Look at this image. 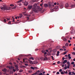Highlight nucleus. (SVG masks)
<instances>
[{"mask_svg":"<svg viewBox=\"0 0 75 75\" xmlns=\"http://www.w3.org/2000/svg\"><path fill=\"white\" fill-rule=\"evenodd\" d=\"M28 8L30 10H31V9L32 8V11H34L35 13H38L39 11H41V8H37V6H36V5L35 4H34L33 6H32V5H29L28 7Z\"/></svg>","mask_w":75,"mask_h":75,"instance_id":"f257e3e1","label":"nucleus"},{"mask_svg":"<svg viewBox=\"0 0 75 75\" xmlns=\"http://www.w3.org/2000/svg\"><path fill=\"white\" fill-rule=\"evenodd\" d=\"M3 6H4L3 7L1 6L0 8L1 10H4V11H5L6 10V11L7 10H10V8H11V7H8L7 5H3Z\"/></svg>","mask_w":75,"mask_h":75,"instance_id":"f03ea898","label":"nucleus"},{"mask_svg":"<svg viewBox=\"0 0 75 75\" xmlns=\"http://www.w3.org/2000/svg\"><path fill=\"white\" fill-rule=\"evenodd\" d=\"M49 8L50 9L51 11L53 12L54 11V8L52 7H54V4L53 2L52 3H50L48 4Z\"/></svg>","mask_w":75,"mask_h":75,"instance_id":"7ed1b4c3","label":"nucleus"},{"mask_svg":"<svg viewBox=\"0 0 75 75\" xmlns=\"http://www.w3.org/2000/svg\"><path fill=\"white\" fill-rule=\"evenodd\" d=\"M58 8H59L58 6H56L54 8V11H55V10H56V11H58Z\"/></svg>","mask_w":75,"mask_h":75,"instance_id":"20e7f679","label":"nucleus"},{"mask_svg":"<svg viewBox=\"0 0 75 75\" xmlns=\"http://www.w3.org/2000/svg\"><path fill=\"white\" fill-rule=\"evenodd\" d=\"M7 68H8L9 69H12V68L13 69H14V67H13L12 66H7Z\"/></svg>","mask_w":75,"mask_h":75,"instance_id":"39448f33","label":"nucleus"},{"mask_svg":"<svg viewBox=\"0 0 75 75\" xmlns=\"http://www.w3.org/2000/svg\"><path fill=\"white\" fill-rule=\"evenodd\" d=\"M59 6L60 7V8H64V5L60 4L59 5Z\"/></svg>","mask_w":75,"mask_h":75,"instance_id":"423d86ee","label":"nucleus"},{"mask_svg":"<svg viewBox=\"0 0 75 75\" xmlns=\"http://www.w3.org/2000/svg\"><path fill=\"white\" fill-rule=\"evenodd\" d=\"M71 8H73L74 7H75V3H74V4H72L70 6Z\"/></svg>","mask_w":75,"mask_h":75,"instance_id":"0eeeda50","label":"nucleus"},{"mask_svg":"<svg viewBox=\"0 0 75 75\" xmlns=\"http://www.w3.org/2000/svg\"><path fill=\"white\" fill-rule=\"evenodd\" d=\"M62 39L63 40V41H65V42H67V38H63V37H62Z\"/></svg>","mask_w":75,"mask_h":75,"instance_id":"6e6552de","label":"nucleus"},{"mask_svg":"<svg viewBox=\"0 0 75 75\" xmlns=\"http://www.w3.org/2000/svg\"><path fill=\"white\" fill-rule=\"evenodd\" d=\"M75 33V30H71V34H74Z\"/></svg>","mask_w":75,"mask_h":75,"instance_id":"1a4fd4ad","label":"nucleus"},{"mask_svg":"<svg viewBox=\"0 0 75 75\" xmlns=\"http://www.w3.org/2000/svg\"><path fill=\"white\" fill-rule=\"evenodd\" d=\"M24 4L25 6H28V3L27 2H25L24 3Z\"/></svg>","mask_w":75,"mask_h":75,"instance_id":"9d476101","label":"nucleus"},{"mask_svg":"<svg viewBox=\"0 0 75 75\" xmlns=\"http://www.w3.org/2000/svg\"><path fill=\"white\" fill-rule=\"evenodd\" d=\"M65 8H67V7H69V4H66L65 5Z\"/></svg>","mask_w":75,"mask_h":75,"instance_id":"9b49d317","label":"nucleus"},{"mask_svg":"<svg viewBox=\"0 0 75 75\" xmlns=\"http://www.w3.org/2000/svg\"><path fill=\"white\" fill-rule=\"evenodd\" d=\"M61 48V47H60V46L58 45L56 47V49H59Z\"/></svg>","mask_w":75,"mask_h":75,"instance_id":"f8f14e48","label":"nucleus"},{"mask_svg":"<svg viewBox=\"0 0 75 75\" xmlns=\"http://www.w3.org/2000/svg\"><path fill=\"white\" fill-rule=\"evenodd\" d=\"M67 60H65L63 62V64L64 65H65V63H67Z\"/></svg>","mask_w":75,"mask_h":75,"instance_id":"ddd939ff","label":"nucleus"},{"mask_svg":"<svg viewBox=\"0 0 75 75\" xmlns=\"http://www.w3.org/2000/svg\"><path fill=\"white\" fill-rule=\"evenodd\" d=\"M28 61L29 62V63L30 64H33V61L30 60H28Z\"/></svg>","mask_w":75,"mask_h":75,"instance_id":"4468645a","label":"nucleus"},{"mask_svg":"<svg viewBox=\"0 0 75 75\" xmlns=\"http://www.w3.org/2000/svg\"><path fill=\"white\" fill-rule=\"evenodd\" d=\"M4 72H5L4 74H6V69H3L2 70Z\"/></svg>","mask_w":75,"mask_h":75,"instance_id":"2eb2a0df","label":"nucleus"},{"mask_svg":"<svg viewBox=\"0 0 75 75\" xmlns=\"http://www.w3.org/2000/svg\"><path fill=\"white\" fill-rule=\"evenodd\" d=\"M68 57L69 59H71V54H69L68 55Z\"/></svg>","mask_w":75,"mask_h":75,"instance_id":"dca6fc26","label":"nucleus"},{"mask_svg":"<svg viewBox=\"0 0 75 75\" xmlns=\"http://www.w3.org/2000/svg\"><path fill=\"white\" fill-rule=\"evenodd\" d=\"M44 6L45 7H48V5L47 4H45Z\"/></svg>","mask_w":75,"mask_h":75,"instance_id":"f3484780","label":"nucleus"},{"mask_svg":"<svg viewBox=\"0 0 75 75\" xmlns=\"http://www.w3.org/2000/svg\"><path fill=\"white\" fill-rule=\"evenodd\" d=\"M59 51H58L57 52V53L56 54L57 56H59Z\"/></svg>","mask_w":75,"mask_h":75,"instance_id":"a211bd4d","label":"nucleus"},{"mask_svg":"<svg viewBox=\"0 0 75 75\" xmlns=\"http://www.w3.org/2000/svg\"><path fill=\"white\" fill-rule=\"evenodd\" d=\"M57 51V50L56 49H54L52 50V52H56Z\"/></svg>","mask_w":75,"mask_h":75,"instance_id":"6ab92c4d","label":"nucleus"},{"mask_svg":"<svg viewBox=\"0 0 75 75\" xmlns=\"http://www.w3.org/2000/svg\"><path fill=\"white\" fill-rule=\"evenodd\" d=\"M68 45H69V43L68 42L66 43L65 44V46L66 47H68Z\"/></svg>","mask_w":75,"mask_h":75,"instance_id":"aec40b11","label":"nucleus"},{"mask_svg":"<svg viewBox=\"0 0 75 75\" xmlns=\"http://www.w3.org/2000/svg\"><path fill=\"white\" fill-rule=\"evenodd\" d=\"M44 61H47L48 60V58L47 57H45V58H44Z\"/></svg>","mask_w":75,"mask_h":75,"instance_id":"412c9836","label":"nucleus"},{"mask_svg":"<svg viewBox=\"0 0 75 75\" xmlns=\"http://www.w3.org/2000/svg\"><path fill=\"white\" fill-rule=\"evenodd\" d=\"M23 14H21L19 15V17L20 18H21L23 17Z\"/></svg>","mask_w":75,"mask_h":75,"instance_id":"4be33fe9","label":"nucleus"},{"mask_svg":"<svg viewBox=\"0 0 75 75\" xmlns=\"http://www.w3.org/2000/svg\"><path fill=\"white\" fill-rule=\"evenodd\" d=\"M24 16H28V17H30V15H28L27 14H24Z\"/></svg>","mask_w":75,"mask_h":75,"instance_id":"5701e85b","label":"nucleus"},{"mask_svg":"<svg viewBox=\"0 0 75 75\" xmlns=\"http://www.w3.org/2000/svg\"><path fill=\"white\" fill-rule=\"evenodd\" d=\"M52 55H53V56L55 55H56V53H55V52H54L52 54Z\"/></svg>","mask_w":75,"mask_h":75,"instance_id":"b1692460","label":"nucleus"},{"mask_svg":"<svg viewBox=\"0 0 75 75\" xmlns=\"http://www.w3.org/2000/svg\"><path fill=\"white\" fill-rule=\"evenodd\" d=\"M16 8H17V6L16 5L15 6H14V7H13L12 8V9H16Z\"/></svg>","mask_w":75,"mask_h":75,"instance_id":"393cba45","label":"nucleus"},{"mask_svg":"<svg viewBox=\"0 0 75 75\" xmlns=\"http://www.w3.org/2000/svg\"><path fill=\"white\" fill-rule=\"evenodd\" d=\"M67 64H68V65H71V64H70V62H69V61L67 62Z\"/></svg>","mask_w":75,"mask_h":75,"instance_id":"a878e982","label":"nucleus"},{"mask_svg":"<svg viewBox=\"0 0 75 75\" xmlns=\"http://www.w3.org/2000/svg\"><path fill=\"white\" fill-rule=\"evenodd\" d=\"M29 59H32V60H34V58H33V57H31L29 58Z\"/></svg>","mask_w":75,"mask_h":75,"instance_id":"bb28decb","label":"nucleus"},{"mask_svg":"<svg viewBox=\"0 0 75 75\" xmlns=\"http://www.w3.org/2000/svg\"><path fill=\"white\" fill-rule=\"evenodd\" d=\"M33 63H34V64H36L38 63V62L37 61H35L33 62Z\"/></svg>","mask_w":75,"mask_h":75,"instance_id":"cd10ccee","label":"nucleus"},{"mask_svg":"<svg viewBox=\"0 0 75 75\" xmlns=\"http://www.w3.org/2000/svg\"><path fill=\"white\" fill-rule=\"evenodd\" d=\"M27 58H24L23 59V62H25V60H27Z\"/></svg>","mask_w":75,"mask_h":75,"instance_id":"c85d7f7f","label":"nucleus"},{"mask_svg":"<svg viewBox=\"0 0 75 75\" xmlns=\"http://www.w3.org/2000/svg\"><path fill=\"white\" fill-rule=\"evenodd\" d=\"M18 67H17V68H15V69L16 70V71H18L19 70V69H18Z\"/></svg>","mask_w":75,"mask_h":75,"instance_id":"c756f323","label":"nucleus"},{"mask_svg":"<svg viewBox=\"0 0 75 75\" xmlns=\"http://www.w3.org/2000/svg\"><path fill=\"white\" fill-rule=\"evenodd\" d=\"M31 69H32L33 70H34V67H30Z\"/></svg>","mask_w":75,"mask_h":75,"instance_id":"7c9ffc66","label":"nucleus"},{"mask_svg":"<svg viewBox=\"0 0 75 75\" xmlns=\"http://www.w3.org/2000/svg\"><path fill=\"white\" fill-rule=\"evenodd\" d=\"M71 65H67V68H68V69H69V66H70Z\"/></svg>","mask_w":75,"mask_h":75,"instance_id":"2f4dec72","label":"nucleus"},{"mask_svg":"<svg viewBox=\"0 0 75 75\" xmlns=\"http://www.w3.org/2000/svg\"><path fill=\"white\" fill-rule=\"evenodd\" d=\"M39 72H40V70H38V71H37L36 72H35L36 75H37V74H38V73Z\"/></svg>","mask_w":75,"mask_h":75,"instance_id":"473e14b6","label":"nucleus"},{"mask_svg":"<svg viewBox=\"0 0 75 75\" xmlns=\"http://www.w3.org/2000/svg\"><path fill=\"white\" fill-rule=\"evenodd\" d=\"M42 53H44V52H45V50H43L42 51Z\"/></svg>","mask_w":75,"mask_h":75,"instance_id":"72a5a7b5","label":"nucleus"},{"mask_svg":"<svg viewBox=\"0 0 75 75\" xmlns=\"http://www.w3.org/2000/svg\"><path fill=\"white\" fill-rule=\"evenodd\" d=\"M62 48H63V49H66V47H65V46H63L62 47Z\"/></svg>","mask_w":75,"mask_h":75,"instance_id":"f704fd0d","label":"nucleus"},{"mask_svg":"<svg viewBox=\"0 0 75 75\" xmlns=\"http://www.w3.org/2000/svg\"><path fill=\"white\" fill-rule=\"evenodd\" d=\"M67 52H68V51H66V52H64V55H65V54H67Z\"/></svg>","mask_w":75,"mask_h":75,"instance_id":"c9c22d12","label":"nucleus"},{"mask_svg":"<svg viewBox=\"0 0 75 75\" xmlns=\"http://www.w3.org/2000/svg\"><path fill=\"white\" fill-rule=\"evenodd\" d=\"M21 1H22L21 0H20V1H18L17 2V3H20V2H21Z\"/></svg>","mask_w":75,"mask_h":75,"instance_id":"e433bc0d","label":"nucleus"},{"mask_svg":"<svg viewBox=\"0 0 75 75\" xmlns=\"http://www.w3.org/2000/svg\"><path fill=\"white\" fill-rule=\"evenodd\" d=\"M51 53H49V52H48L47 53V55H51Z\"/></svg>","mask_w":75,"mask_h":75,"instance_id":"4c0bfd02","label":"nucleus"},{"mask_svg":"<svg viewBox=\"0 0 75 75\" xmlns=\"http://www.w3.org/2000/svg\"><path fill=\"white\" fill-rule=\"evenodd\" d=\"M22 71H23V70L22 69H21L19 71V72H22Z\"/></svg>","mask_w":75,"mask_h":75,"instance_id":"58836bf2","label":"nucleus"},{"mask_svg":"<svg viewBox=\"0 0 75 75\" xmlns=\"http://www.w3.org/2000/svg\"><path fill=\"white\" fill-rule=\"evenodd\" d=\"M34 70L35 69H37V67H34Z\"/></svg>","mask_w":75,"mask_h":75,"instance_id":"ea45409f","label":"nucleus"},{"mask_svg":"<svg viewBox=\"0 0 75 75\" xmlns=\"http://www.w3.org/2000/svg\"><path fill=\"white\" fill-rule=\"evenodd\" d=\"M10 6H11V7H13V6H14V5L12 4H11L10 5Z\"/></svg>","mask_w":75,"mask_h":75,"instance_id":"a19ab883","label":"nucleus"},{"mask_svg":"<svg viewBox=\"0 0 75 75\" xmlns=\"http://www.w3.org/2000/svg\"><path fill=\"white\" fill-rule=\"evenodd\" d=\"M61 74H62V75H63V74H64V72H61Z\"/></svg>","mask_w":75,"mask_h":75,"instance_id":"79ce46f5","label":"nucleus"},{"mask_svg":"<svg viewBox=\"0 0 75 75\" xmlns=\"http://www.w3.org/2000/svg\"><path fill=\"white\" fill-rule=\"evenodd\" d=\"M64 74H68V72H67V71L66 72L64 71Z\"/></svg>","mask_w":75,"mask_h":75,"instance_id":"37998d69","label":"nucleus"},{"mask_svg":"<svg viewBox=\"0 0 75 75\" xmlns=\"http://www.w3.org/2000/svg\"><path fill=\"white\" fill-rule=\"evenodd\" d=\"M56 74H59V72L57 71V73H56Z\"/></svg>","mask_w":75,"mask_h":75,"instance_id":"c03bdc74","label":"nucleus"},{"mask_svg":"<svg viewBox=\"0 0 75 75\" xmlns=\"http://www.w3.org/2000/svg\"><path fill=\"white\" fill-rule=\"evenodd\" d=\"M16 69H13V72H16Z\"/></svg>","mask_w":75,"mask_h":75,"instance_id":"a18cd8bd","label":"nucleus"},{"mask_svg":"<svg viewBox=\"0 0 75 75\" xmlns=\"http://www.w3.org/2000/svg\"><path fill=\"white\" fill-rule=\"evenodd\" d=\"M28 72H29V73H31V72H32V71H28Z\"/></svg>","mask_w":75,"mask_h":75,"instance_id":"49530a36","label":"nucleus"},{"mask_svg":"<svg viewBox=\"0 0 75 75\" xmlns=\"http://www.w3.org/2000/svg\"><path fill=\"white\" fill-rule=\"evenodd\" d=\"M71 65H73V64H74V62H72L71 63Z\"/></svg>","mask_w":75,"mask_h":75,"instance_id":"de8ad7c7","label":"nucleus"},{"mask_svg":"<svg viewBox=\"0 0 75 75\" xmlns=\"http://www.w3.org/2000/svg\"><path fill=\"white\" fill-rule=\"evenodd\" d=\"M30 55V56H31V55L30 54H28L27 55H26V57H28V56H29Z\"/></svg>","mask_w":75,"mask_h":75,"instance_id":"09e8293b","label":"nucleus"},{"mask_svg":"<svg viewBox=\"0 0 75 75\" xmlns=\"http://www.w3.org/2000/svg\"><path fill=\"white\" fill-rule=\"evenodd\" d=\"M62 71V69H60L59 70V72H61V71Z\"/></svg>","mask_w":75,"mask_h":75,"instance_id":"8fccbe9b","label":"nucleus"},{"mask_svg":"<svg viewBox=\"0 0 75 75\" xmlns=\"http://www.w3.org/2000/svg\"><path fill=\"white\" fill-rule=\"evenodd\" d=\"M73 55H75V52H74L72 53Z\"/></svg>","mask_w":75,"mask_h":75,"instance_id":"3c124183","label":"nucleus"},{"mask_svg":"<svg viewBox=\"0 0 75 75\" xmlns=\"http://www.w3.org/2000/svg\"><path fill=\"white\" fill-rule=\"evenodd\" d=\"M18 4V5H19V6H21V3H19V4Z\"/></svg>","mask_w":75,"mask_h":75,"instance_id":"603ef678","label":"nucleus"},{"mask_svg":"<svg viewBox=\"0 0 75 75\" xmlns=\"http://www.w3.org/2000/svg\"><path fill=\"white\" fill-rule=\"evenodd\" d=\"M67 69V67H64V69H65V70H66V69Z\"/></svg>","mask_w":75,"mask_h":75,"instance_id":"864d4df0","label":"nucleus"},{"mask_svg":"<svg viewBox=\"0 0 75 75\" xmlns=\"http://www.w3.org/2000/svg\"><path fill=\"white\" fill-rule=\"evenodd\" d=\"M6 19L8 20H10V18H6Z\"/></svg>","mask_w":75,"mask_h":75,"instance_id":"5fc2aeb1","label":"nucleus"},{"mask_svg":"<svg viewBox=\"0 0 75 75\" xmlns=\"http://www.w3.org/2000/svg\"><path fill=\"white\" fill-rule=\"evenodd\" d=\"M52 48H49L48 49V50H52Z\"/></svg>","mask_w":75,"mask_h":75,"instance_id":"6e6d98bb","label":"nucleus"},{"mask_svg":"<svg viewBox=\"0 0 75 75\" xmlns=\"http://www.w3.org/2000/svg\"><path fill=\"white\" fill-rule=\"evenodd\" d=\"M16 68H18V66L17 65H16L15 66Z\"/></svg>","mask_w":75,"mask_h":75,"instance_id":"4d7b16f0","label":"nucleus"},{"mask_svg":"<svg viewBox=\"0 0 75 75\" xmlns=\"http://www.w3.org/2000/svg\"><path fill=\"white\" fill-rule=\"evenodd\" d=\"M51 57L52 58V59H53V60H54V59L53 58L54 57L53 56H52Z\"/></svg>","mask_w":75,"mask_h":75,"instance_id":"13d9d810","label":"nucleus"},{"mask_svg":"<svg viewBox=\"0 0 75 75\" xmlns=\"http://www.w3.org/2000/svg\"><path fill=\"white\" fill-rule=\"evenodd\" d=\"M25 66H28V64H25Z\"/></svg>","mask_w":75,"mask_h":75,"instance_id":"bf43d9fd","label":"nucleus"},{"mask_svg":"<svg viewBox=\"0 0 75 75\" xmlns=\"http://www.w3.org/2000/svg\"><path fill=\"white\" fill-rule=\"evenodd\" d=\"M71 72H69V75H71Z\"/></svg>","mask_w":75,"mask_h":75,"instance_id":"052dcab7","label":"nucleus"},{"mask_svg":"<svg viewBox=\"0 0 75 75\" xmlns=\"http://www.w3.org/2000/svg\"><path fill=\"white\" fill-rule=\"evenodd\" d=\"M4 22H6V21H7L6 19H4Z\"/></svg>","mask_w":75,"mask_h":75,"instance_id":"680f3d73","label":"nucleus"},{"mask_svg":"<svg viewBox=\"0 0 75 75\" xmlns=\"http://www.w3.org/2000/svg\"><path fill=\"white\" fill-rule=\"evenodd\" d=\"M42 4H40V6H41V7H42Z\"/></svg>","mask_w":75,"mask_h":75,"instance_id":"e2e57ef3","label":"nucleus"},{"mask_svg":"<svg viewBox=\"0 0 75 75\" xmlns=\"http://www.w3.org/2000/svg\"><path fill=\"white\" fill-rule=\"evenodd\" d=\"M39 75H42V73H41L39 74Z\"/></svg>","mask_w":75,"mask_h":75,"instance_id":"0e129e2a","label":"nucleus"},{"mask_svg":"<svg viewBox=\"0 0 75 75\" xmlns=\"http://www.w3.org/2000/svg\"><path fill=\"white\" fill-rule=\"evenodd\" d=\"M57 63L59 64L60 63V61H58L57 62Z\"/></svg>","mask_w":75,"mask_h":75,"instance_id":"69168bd1","label":"nucleus"},{"mask_svg":"<svg viewBox=\"0 0 75 75\" xmlns=\"http://www.w3.org/2000/svg\"><path fill=\"white\" fill-rule=\"evenodd\" d=\"M33 74V75H37L36 74V73H34Z\"/></svg>","mask_w":75,"mask_h":75,"instance_id":"338daca9","label":"nucleus"},{"mask_svg":"<svg viewBox=\"0 0 75 75\" xmlns=\"http://www.w3.org/2000/svg\"><path fill=\"white\" fill-rule=\"evenodd\" d=\"M57 5V3L56 2H55L54 3V5Z\"/></svg>","mask_w":75,"mask_h":75,"instance_id":"774afa93","label":"nucleus"}]
</instances>
